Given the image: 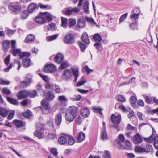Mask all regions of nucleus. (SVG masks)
Here are the masks:
<instances>
[{
  "label": "nucleus",
  "instance_id": "f257e3e1",
  "mask_svg": "<svg viewBox=\"0 0 158 158\" xmlns=\"http://www.w3.org/2000/svg\"><path fill=\"white\" fill-rule=\"evenodd\" d=\"M93 38L95 41L97 42L94 44V46L96 47L97 50L101 51L102 49V44L100 42L102 40L101 37L97 33L93 36Z\"/></svg>",
  "mask_w": 158,
  "mask_h": 158
},
{
  "label": "nucleus",
  "instance_id": "f03ea898",
  "mask_svg": "<svg viewBox=\"0 0 158 158\" xmlns=\"http://www.w3.org/2000/svg\"><path fill=\"white\" fill-rule=\"evenodd\" d=\"M10 10L12 12L17 14L21 11V7L20 5L16 3H11L8 6Z\"/></svg>",
  "mask_w": 158,
  "mask_h": 158
},
{
  "label": "nucleus",
  "instance_id": "7ed1b4c3",
  "mask_svg": "<svg viewBox=\"0 0 158 158\" xmlns=\"http://www.w3.org/2000/svg\"><path fill=\"white\" fill-rule=\"evenodd\" d=\"M43 70L47 73H52L56 71V69L54 65L49 64L45 65L43 68Z\"/></svg>",
  "mask_w": 158,
  "mask_h": 158
},
{
  "label": "nucleus",
  "instance_id": "20e7f679",
  "mask_svg": "<svg viewBox=\"0 0 158 158\" xmlns=\"http://www.w3.org/2000/svg\"><path fill=\"white\" fill-rule=\"evenodd\" d=\"M78 108L77 107L73 106H70L68 109V112L76 117L78 113Z\"/></svg>",
  "mask_w": 158,
  "mask_h": 158
},
{
  "label": "nucleus",
  "instance_id": "39448f33",
  "mask_svg": "<svg viewBox=\"0 0 158 158\" xmlns=\"http://www.w3.org/2000/svg\"><path fill=\"white\" fill-rule=\"evenodd\" d=\"M43 13H40L39 16L35 18V20L37 23L43 24L45 23L46 20L44 16H43Z\"/></svg>",
  "mask_w": 158,
  "mask_h": 158
},
{
  "label": "nucleus",
  "instance_id": "423d86ee",
  "mask_svg": "<svg viewBox=\"0 0 158 158\" xmlns=\"http://www.w3.org/2000/svg\"><path fill=\"white\" fill-rule=\"evenodd\" d=\"M68 137L67 135H62L58 137V142L61 145H63L66 143L68 141Z\"/></svg>",
  "mask_w": 158,
  "mask_h": 158
},
{
  "label": "nucleus",
  "instance_id": "0eeeda50",
  "mask_svg": "<svg viewBox=\"0 0 158 158\" xmlns=\"http://www.w3.org/2000/svg\"><path fill=\"white\" fill-rule=\"evenodd\" d=\"M64 42L67 44H71L74 42L73 37L71 34L66 35L64 38Z\"/></svg>",
  "mask_w": 158,
  "mask_h": 158
},
{
  "label": "nucleus",
  "instance_id": "6e6552de",
  "mask_svg": "<svg viewBox=\"0 0 158 158\" xmlns=\"http://www.w3.org/2000/svg\"><path fill=\"white\" fill-rule=\"evenodd\" d=\"M132 140L134 143L138 144L142 142V139L139 134L137 133L134 136Z\"/></svg>",
  "mask_w": 158,
  "mask_h": 158
},
{
  "label": "nucleus",
  "instance_id": "1a4fd4ad",
  "mask_svg": "<svg viewBox=\"0 0 158 158\" xmlns=\"http://www.w3.org/2000/svg\"><path fill=\"white\" fill-rule=\"evenodd\" d=\"M54 58L55 62L58 64H59L61 63L63 60L64 56L62 54L59 53L56 55L54 57Z\"/></svg>",
  "mask_w": 158,
  "mask_h": 158
},
{
  "label": "nucleus",
  "instance_id": "9d476101",
  "mask_svg": "<svg viewBox=\"0 0 158 158\" xmlns=\"http://www.w3.org/2000/svg\"><path fill=\"white\" fill-rule=\"evenodd\" d=\"M71 70L73 72V74L75 77L74 81H76L78 77H79L78 69L77 67H73L71 68Z\"/></svg>",
  "mask_w": 158,
  "mask_h": 158
},
{
  "label": "nucleus",
  "instance_id": "9b49d317",
  "mask_svg": "<svg viewBox=\"0 0 158 158\" xmlns=\"http://www.w3.org/2000/svg\"><path fill=\"white\" fill-rule=\"evenodd\" d=\"M17 96L19 99H21L27 97V91H21L19 92Z\"/></svg>",
  "mask_w": 158,
  "mask_h": 158
},
{
  "label": "nucleus",
  "instance_id": "f8f14e48",
  "mask_svg": "<svg viewBox=\"0 0 158 158\" xmlns=\"http://www.w3.org/2000/svg\"><path fill=\"white\" fill-rule=\"evenodd\" d=\"M71 77V72L69 69H67L64 71L63 74V77L64 79H69Z\"/></svg>",
  "mask_w": 158,
  "mask_h": 158
},
{
  "label": "nucleus",
  "instance_id": "ddd939ff",
  "mask_svg": "<svg viewBox=\"0 0 158 158\" xmlns=\"http://www.w3.org/2000/svg\"><path fill=\"white\" fill-rule=\"evenodd\" d=\"M76 117V116L68 112L66 113L65 116L66 120L69 122H71L73 121Z\"/></svg>",
  "mask_w": 158,
  "mask_h": 158
},
{
  "label": "nucleus",
  "instance_id": "4468645a",
  "mask_svg": "<svg viewBox=\"0 0 158 158\" xmlns=\"http://www.w3.org/2000/svg\"><path fill=\"white\" fill-rule=\"evenodd\" d=\"M121 117L119 115L115 116L114 115L112 114L111 116V120L112 121L116 124H118L121 120Z\"/></svg>",
  "mask_w": 158,
  "mask_h": 158
},
{
  "label": "nucleus",
  "instance_id": "2eb2a0df",
  "mask_svg": "<svg viewBox=\"0 0 158 158\" xmlns=\"http://www.w3.org/2000/svg\"><path fill=\"white\" fill-rule=\"evenodd\" d=\"M90 111L87 108H85L81 110V114L84 117H86L89 114Z\"/></svg>",
  "mask_w": 158,
  "mask_h": 158
},
{
  "label": "nucleus",
  "instance_id": "dca6fc26",
  "mask_svg": "<svg viewBox=\"0 0 158 158\" xmlns=\"http://www.w3.org/2000/svg\"><path fill=\"white\" fill-rule=\"evenodd\" d=\"M89 3L88 1H86L83 4V9L84 12L86 14H89L90 13L89 10Z\"/></svg>",
  "mask_w": 158,
  "mask_h": 158
},
{
  "label": "nucleus",
  "instance_id": "f3484780",
  "mask_svg": "<svg viewBox=\"0 0 158 158\" xmlns=\"http://www.w3.org/2000/svg\"><path fill=\"white\" fill-rule=\"evenodd\" d=\"M41 104L44 108L47 110L49 109L50 106L48 102V100L46 98L44 99L41 101Z\"/></svg>",
  "mask_w": 158,
  "mask_h": 158
},
{
  "label": "nucleus",
  "instance_id": "a211bd4d",
  "mask_svg": "<svg viewBox=\"0 0 158 158\" xmlns=\"http://www.w3.org/2000/svg\"><path fill=\"white\" fill-rule=\"evenodd\" d=\"M85 138V135L83 132H81L79 133L77 137V140L78 142H81Z\"/></svg>",
  "mask_w": 158,
  "mask_h": 158
},
{
  "label": "nucleus",
  "instance_id": "6ab92c4d",
  "mask_svg": "<svg viewBox=\"0 0 158 158\" xmlns=\"http://www.w3.org/2000/svg\"><path fill=\"white\" fill-rule=\"evenodd\" d=\"M77 25L80 28H82L85 26V21L83 19L80 18L77 21Z\"/></svg>",
  "mask_w": 158,
  "mask_h": 158
},
{
  "label": "nucleus",
  "instance_id": "aec40b11",
  "mask_svg": "<svg viewBox=\"0 0 158 158\" xmlns=\"http://www.w3.org/2000/svg\"><path fill=\"white\" fill-rule=\"evenodd\" d=\"M82 41L86 44H88L90 42V41L88 35L86 33H84L82 36Z\"/></svg>",
  "mask_w": 158,
  "mask_h": 158
},
{
  "label": "nucleus",
  "instance_id": "412c9836",
  "mask_svg": "<svg viewBox=\"0 0 158 158\" xmlns=\"http://www.w3.org/2000/svg\"><path fill=\"white\" fill-rule=\"evenodd\" d=\"M34 135L39 139H42L44 137V134L39 130L35 131L34 133Z\"/></svg>",
  "mask_w": 158,
  "mask_h": 158
},
{
  "label": "nucleus",
  "instance_id": "4be33fe9",
  "mask_svg": "<svg viewBox=\"0 0 158 158\" xmlns=\"http://www.w3.org/2000/svg\"><path fill=\"white\" fill-rule=\"evenodd\" d=\"M23 65L26 67H28L31 65L30 59L28 57L24 58L23 61Z\"/></svg>",
  "mask_w": 158,
  "mask_h": 158
},
{
  "label": "nucleus",
  "instance_id": "5701e85b",
  "mask_svg": "<svg viewBox=\"0 0 158 158\" xmlns=\"http://www.w3.org/2000/svg\"><path fill=\"white\" fill-rule=\"evenodd\" d=\"M13 123L18 128H20L23 126V123L21 121L18 120H14L13 121Z\"/></svg>",
  "mask_w": 158,
  "mask_h": 158
},
{
  "label": "nucleus",
  "instance_id": "b1692460",
  "mask_svg": "<svg viewBox=\"0 0 158 158\" xmlns=\"http://www.w3.org/2000/svg\"><path fill=\"white\" fill-rule=\"evenodd\" d=\"M108 136L105 128L104 129L102 130L101 136V139L102 140H106L107 139Z\"/></svg>",
  "mask_w": 158,
  "mask_h": 158
},
{
  "label": "nucleus",
  "instance_id": "393cba45",
  "mask_svg": "<svg viewBox=\"0 0 158 158\" xmlns=\"http://www.w3.org/2000/svg\"><path fill=\"white\" fill-rule=\"evenodd\" d=\"M43 16H44L45 19V18H46L47 19L49 22L50 21L52 20V15L48 13L47 12L43 13Z\"/></svg>",
  "mask_w": 158,
  "mask_h": 158
},
{
  "label": "nucleus",
  "instance_id": "a878e982",
  "mask_svg": "<svg viewBox=\"0 0 158 158\" xmlns=\"http://www.w3.org/2000/svg\"><path fill=\"white\" fill-rule=\"evenodd\" d=\"M8 113L7 111L5 108L0 107V115L3 117H6Z\"/></svg>",
  "mask_w": 158,
  "mask_h": 158
},
{
  "label": "nucleus",
  "instance_id": "bb28decb",
  "mask_svg": "<svg viewBox=\"0 0 158 158\" xmlns=\"http://www.w3.org/2000/svg\"><path fill=\"white\" fill-rule=\"evenodd\" d=\"M134 150L136 152L138 153L145 152V149L140 146L135 147Z\"/></svg>",
  "mask_w": 158,
  "mask_h": 158
},
{
  "label": "nucleus",
  "instance_id": "cd10ccee",
  "mask_svg": "<svg viewBox=\"0 0 158 158\" xmlns=\"http://www.w3.org/2000/svg\"><path fill=\"white\" fill-rule=\"evenodd\" d=\"M61 26L64 28H66L68 26L67 19L65 18L61 17Z\"/></svg>",
  "mask_w": 158,
  "mask_h": 158
},
{
  "label": "nucleus",
  "instance_id": "c85d7f7f",
  "mask_svg": "<svg viewBox=\"0 0 158 158\" xmlns=\"http://www.w3.org/2000/svg\"><path fill=\"white\" fill-rule=\"evenodd\" d=\"M36 7L37 6L35 4L31 3L29 6L28 10L30 13H32Z\"/></svg>",
  "mask_w": 158,
  "mask_h": 158
},
{
  "label": "nucleus",
  "instance_id": "c756f323",
  "mask_svg": "<svg viewBox=\"0 0 158 158\" xmlns=\"http://www.w3.org/2000/svg\"><path fill=\"white\" fill-rule=\"evenodd\" d=\"M27 96H29L30 98H34L35 97L37 94V92L35 90H33L31 91H27Z\"/></svg>",
  "mask_w": 158,
  "mask_h": 158
},
{
  "label": "nucleus",
  "instance_id": "7c9ffc66",
  "mask_svg": "<svg viewBox=\"0 0 158 158\" xmlns=\"http://www.w3.org/2000/svg\"><path fill=\"white\" fill-rule=\"evenodd\" d=\"M61 121V114H59L55 118V122L57 125H60Z\"/></svg>",
  "mask_w": 158,
  "mask_h": 158
},
{
  "label": "nucleus",
  "instance_id": "2f4dec72",
  "mask_svg": "<svg viewBox=\"0 0 158 158\" xmlns=\"http://www.w3.org/2000/svg\"><path fill=\"white\" fill-rule=\"evenodd\" d=\"M46 96L49 100H52L55 98V95L53 93L48 92L46 94Z\"/></svg>",
  "mask_w": 158,
  "mask_h": 158
},
{
  "label": "nucleus",
  "instance_id": "473e14b6",
  "mask_svg": "<svg viewBox=\"0 0 158 158\" xmlns=\"http://www.w3.org/2000/svg\"><path fill=\"white\" fill-rule=\"evenodd\" d=\"M34 36L31 34H29L27 35L25 41L26 42H28L30 41H32L34 40Z\"/></svg>",
  "mask_w": 158,
  "mask_h": 158
},
{
  "label": "nucleus",
  "instance_id": "72a5a7b5",
  "mask_svg": "<svg viewBox=\"0 0 158 158\" xmlns=\"http://www.w3.org/2000/svg\"><path fill=\"white\" fill-rule=\"evenodd\" d=\"M7 99L8 101L12 104L16 105L18 104V102L16 99L9 97H7Z\"/></svg>",
  "mask_w": 158,
  "mask_h": 158
},
{
  "label": "nucleus",
  "instance_id": "f704fd0d",
  "mask_svg": "<svg viewBox=\"0 0 158 158\" xmlns=\"http://www.w3.org/2000/svg\"><path fill=\"white\" fill-rule=\"evenodd\" d=\"M137 100L136 97L135 96H132L130 98V102L133 107L136 106V102Z\"/></svg>",
  "mask_w": 158,
  "mask_h": 158
},
{
  "label": "nucleus",
  "instance_id": "c9c22d12",
  "mask_svg": "<svg viewBox=\"0 0 158 158\" xmlns=\"http://www.w3.org/2000/svg\"><path fill=\"white\" fill-rule=\"evenodd\" d=\"M87 82V81L86 80L82 78L77 82L76 86L77 87L83 85L85 83Z\"/></svg>",
  "mask_w": 158,
  "mask_h": 158
},
{
  "label": "nucleus",
  "instance_id": "e433bc0d",
  "mask_svg": "<svg viewBox=\"0 0 158 158\" xmlns=\"http://www.w3.org/2000/svg\"><path fill=\"white\" fill-rule=\"evenodd\" d=\"M10 42L8 41H4L3 44V48L5 50H7L9 48Z\"/></svg>",
  "mask_w": 158,
  "mask_h": 158
},
{
  "label": "nucleus",
  "instance_id": "4c0bfd02",
  "mask_svg": "<svg viewBox=\"0 0 158 158\" xmlns=\"http://www.w3.org/2000/svg\"><path fill=\"white\" fill-rule=\"evenodd\" d=\"M68 139H69L68 143L69 145H73L75 143V140L70 135H67Z\"/></svg>",
  "mask_w": 158,
  "mask_h": 158
},
{
  "label": "nucleus",
  "instance_id": "58836bf2",
  "mask_svg": "<svg viewBox=\"0 0 158 158\" xmlns=\"http://www.w3.org/2000/svg\"><path fill=\"white\" fill-rule=\"evenodd\" d=\"M28 15V12L27 10L23 11L21 14V18L23 19H26Z\"/></svg>",
  "mask_w": 158,
  "mask_h": 158
},
{
  "label": "nucleus",
  "instance_id": "ea45409f",
  "mask_svg": "<svg viewBox=\"0 0 158 158\" xmlns=\"http://www.w3.org/2000/svg\"><path fill=\"white\" fill-rule=\"evenodd\" d=\"M100 153H102V158H111L108 151H105L104 152H101Z\"/></svg>",
  "mask_w": 158,
  "mask_h": 158
},
{
  "label": "nucleus",
  "instance_id": "a19ab883",
  "mask_svg": "<svg viewBox=\"0 0 158 158\" xmlns=\"http://www.w3.org/2000/svg\"><path fill=\"white\" fill-rule=\"evenodd\" d=\"M69 65L68 63L66 62L63 61L61 62V65L59 69H64L67 68Z\"/></svg>",
  "mask_w": 158,
  "mask_h": 158
},
{
  "label": "nucleus",
  "instance_id": "79ce46f5",
  "mask_svg": "<svg viewBox=\"0 0 158 158\" xmlns=\"http://www.w3.org/2000/svg\"><path fill=\"white\" fill-rule=\"evenodd\" d=\"M58 36L57 34H56L51 36H48L47 37L46 39L47 41H52L56 39Z\"/></svg>",
  "mask_w": 158,
  "mask_h": 158
},
{
  "label": "nucleus",
  "instance_id": "37998d69",
  "mask_svg": "<svg viewBox=\"0 0 158 158\" xmlns=\"http://www.w3.org/2000/svg\"><path fill=\"white\" fill-rule=\"evenodd\" d=\"M81 97V96L78 94L74 96L73 97L71 98L70 99L72 101H77L80 100Z\"/></svg>",
  "mask_w": 158,
  "mask_h": 158
},
{
  "label": "nucleus",
  "instance_id": "c03bdc74",
  "mask_svg": "<svg viewBox=\"0 0 158 158\" xmlns=\"http://www.w3.org/2000/svg\"><path fill=\"white\" fill-rule=\"evenodd\" d=\"M25 78L27 79L26 80L28 81H28H23L22 83L25 86L27 87L30 85V83L32 82V80L31 78H28L27 77H25Z\"/></svg>",
  "mask_w": 158,
  "mask_h": 158
},
{
  "label": "nucleus",
  "instance_id": "a18cd8bd",
  "mask_svg": "<svg viewBox=\"0 0 158 158\" xmlns=\"http://www.w3.org/2000/svg\"><path fill=\"white\" fill-rule=\"evenodd\" d=\"M94 111L96 113H98L101 115H102V113L101 111L102 110V109L99 107H94L93 108Z\"/></svg>",
  "mask_w": 158,
  "mask_h": 158
},
{
  "label": "nucleus",
  "instance_id": "49530a36",
  "mask_svg": "<svg viewBox=\"0 0 158 158\" xmlns=\"http://www.w3.org/2000/svg\"><path fill=\"white\" fill-rule=\"evenodd\" d=\"M117 100L119 101L123 102H125L126 99L125 97L121 95H118L117 96Z\"/></svg>",
  "mask_w": 158,
  "mask_h": 158
},
{
  "label": "nucleus",
  "instance_id": "de8ad7c7",
  "mask_svg": "<svg viewBox=\"0 0 158 158\" xmlns=\"http://www.w3.org/2000/svg\"><path fill=\"white\" fill-rule=\"evenodd\" d=\"M2 92L5 94L9 95L11 94L10 90L7 88H4L2 90Z\"/></svg>",
  "mask_w": 158,
  "mask_h": 158
},
{
  "label": "nucleus",
  "instance_id": "09e8293b",
  "mask_svg": "<svg viewBox=\"0 0 158 158\" xmlns=\"http://www.w3.org/2000/svg\"><path fill=\"white\" fill-rule=\"evenodd\" d=\"M23 116L25 117L29 118L32 116L31 112L29 110H27L24 113Z\"/></svg>",
  "mask_w": 158,
  "mask_h": 158
},
{
  "label": "nucleus",
  "instance_id": "8fccbe9b",
  "mask_svg": "<svg viewBox=\"0 0 158 158\" xmlns=\"http://www.w3.org/2000/svg\"><path fill=\"white\" fill-rule=\"evenodd\" d=\"M58 100L60 101L66 102L68 100L64 95L59 96L58 98Z\"/></svg>",
  "mask_w": 158,
  "mask_h": 158
},
{
  "label": "nucleus",
  "instance_id": "3c124183",
  "mask_svg": "<svg viewBox=\"0 0 158 158\" xmlns=\"http://www.w3.org/2000/svg\"><path fill=\"white\" fill-rule=\"evenodd\" d=\"M152 147L151 145L147 144L146 145V149H145V152L146 153L152 152Z\"/></svg>",
  "mask_w": 158,
  "mask_h": 158
},
{
  "label": "nucleus",
  "instance_id": "603ef678",
  "mask_svg": "<svg viewBox=\"0 0 158 158\" xmlns=\"http://www.w3.org/2000/svg\"><path fill=\"white\" fill-rule=\"evenodd\" d=\"M139 16V13L134 14L131 15V20H135L138 19Z\"/></svg>",
  "mask_w": 158,
  "mask_h": 158
},
{
  "label": "nucleus",
  "instance_id": "864d4df0",
  "mask_svg": "<svg viewBox=\"0 0 158 158\" xmlns=\"http://www.w3.org/2000/svg\"><path fill=\"white\" fill-rule=\"evenodd\" d=\"M86 20L89 23L91 24H96V23L94 21V19L92 18H89L87 17H85Z\"/></svg>",
  "mask_w": 158,
  "mask_h": 158
},
{
  "label": "nucleus",
  "instance_id": "5fc2aeb1",
  "mask_svg": "<svg viewBox=\"0 0 158 158\" xmlns=\"http://www.w3.org/2000/svg\"><path fill=\"white\" fill-rule=\"evenodd\" d=\"M76 23V21L74 19H70L69 20V26L72 27L74 26Z\"/></svg>",
  "mask_w": 158,
  "mask_h": 158
},
{
  "label": "nucleus",
  "instance_id": "6e6d98bb",
  "mask_svg": "<svg viewBox=\"0 0 158 158\" xmlns=\"http://www.w3.org/2000/svg\"><path fill=\"white\" fill-rule=\"evenodd\" d=\"M19 57L20 58H23L24 57L26 56V57H28L30 56V54L26 52H22L20 53L19 54Z\"/></svg>",
  "mask_w": 158,
  "mask_h": 158
},
{
  "label": "nucleus",
  "instance_id": "4d7b16f0",
  "mask_svg": "<svg viewBox=\"0 0 158 158\" xmlns=\"http://www.w3.org/2000/svg\"><path fill=\"white\" fill-rule=\"evenodd\" d=\"M154 146L155 148L158 150V136H156L154 138Z\"/></svg>",
  "mask_w": 158,
  "mask_h": 158
},
{
  "label": "nucleus",
  "instance_id": "13d9d810",
  "mask_svg": "<svg viewBox=\"0 0 158 158\" xmlns=\"http://www.w3.org/2000/svg\"><path fill=\"white\" fill-rule=\"evenodd\" d=\"M78 44L82 52H84L86 48V45L81 42H79Z\"/></svg>",
  "mask_w": 158,
  "mask_h": 158
},
{
  "label": "nucleus",
  "instance_id": "bf43d9fd",
  "mask_svg": "<svg viewBox=\"0 0 158 158\" xmlns=\"http://www.w3.org/2000/svg\"><path fill=\"white\" fill-rule=\"evenodd\" d=\"M55 29V25L53 23L48 25L47 29L48 30H53Z\"/></svg>",
  "mask_w": 158,
  "mask_h": 158
},
{
  "label": "nucleus",
  "instance_id": "052dcab7",
  "mask_svg": "<svg viewBox=\"0 0 158 158\" xmlns=\"http://www.w3.org/2000/svg\"><path fill=\"white\" fill-rule=\"evenodd\" d=\"M50 152L55 156H56L57 155L58 152L56 149L55 148H52L50 149Z\"/></svg>",
  "mask_w": 158,
  "mask_h": 158
},
{
  "label": "nucleus",
  "instance_id": "680f3d73",
  "mask_svg": "<svg viewBox=\"0 0 158 158\" xmlns=\"http://www.w3.org/2000/svg\"><path fill=\"white\" fill-rule=\"evenodd\" d=\"M15 114V111L12 110L9 112V115L8 117V119L9 120H11L13 118Z\"/></svg>",
  "mask_w": 158,
  "mask_h": 158
},
{
  "label": "nucleus",
  "instance_id": "e2e57ef3",
  "mask_svg": "<svg viewBox=\"0 0 158 158\" xmlns=\"http://www.w3.org/2000/svg\"><path fill=\"white\" fill-rule=\"evenodd\" d=\"M48 138L50 139H53L57 138V136L56 134L49 133L48 135Z\"/></svg>",
  "mask_w": 158,
  "mask_h": 158
},
{
  "label": "nucleus",
  "instance_id": "0e129e2a",
  "mask_svg": "<svg viewBox=\"0 0 158 158\" xmlns=\"http://www.w3.org/2000/svg\"><path fill=\"white\" fill-rule=\"evenodd\" d=\"M143 139L145 142L148 143H150L153 140V138L152 135H151L148 138H144Z\"/></svg>",
  "mask_w": 158,
  "mask_h": 158
},
{
  "label": "nucleus",
  "instance_id": "69168bd1",
  "mask_svg": "<svg viewBox=\"0 0 158 158\" xmlns=\"http://www.w3.org/2000/svg\"><path fill=\"white\" fill-rule=\"evenodd\" d=\"M10 55H9L6 57L4 59L5 63L6 65L9 64L10 63Z\"/></svg>",
  "mask_w": 158,
  "mask_h": 158
},
{
  "label": "nucleus",
  "instance_id": "338daca9",
  "mask_svg": "<svg viewBox=\"0 0 158 158\" xmlns=\"http://www.w3.org/2000/svg\"><path fill=\"white\" fill-rule=\"evenodd\" d=\"M39 75L45 81H48L49 79L47 76L44 75L42 73H39Z\"/></svg>",
  "mask_w": 158,
  "mask_h": 158
},
{
  "label": "nucleus",
  "instance_id": "774afa93",
  "mask_svg": "<svg viewBox=\"0 0 158 158\" xmlns=\"http://www.w3.org/2000/svg\"><path fill=\"white\" fill-rule=\"evenodd\" d=\"M127 15V13H125L122 15L120 18V22L123 21L126 18Z\"/></svg>",
  "mask_w": 158,
  "mask_h": 158
}]
</instances>
